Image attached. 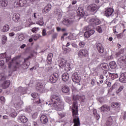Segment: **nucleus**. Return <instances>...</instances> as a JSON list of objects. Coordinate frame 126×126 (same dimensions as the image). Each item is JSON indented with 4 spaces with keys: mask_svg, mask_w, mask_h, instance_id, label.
Returning a JSON list of instances; mask_svg holds the SVG:
<instances>
[{
    "mask_svg": "<svg viewBox=\"0 0 126 126\" xmlns=\"http://www.w3.org/2000/svg\"><path fill=\"white\" fill-rule=\"evenodd\" d=\"M9 115L10 117H12V118H15V117L17 116V113L16 112V111L14 110V109H11Z\"/></svg>",
    "mask_w": 126,
    "mask_h": 126,
    "instance_id": "cd10ccee",
    "label": "nucleus"
},
{
    "mask_svg": "<svg viewBox=\"0 0 126 126\" xmlns=\"http://www.w3.org/2000/svg\"><path fill=\"white\" fill-rule=\"evenodd\" d=\"M59 65L60 68H63L66 71H68L70 69V64L67 63V61L63 58L59 61Z\"/></svg>",
    "mask_w": 126,
    "mask_h": 126,
    "instance_id": "7ed1b4c3",
    "label": "nucleus"
},
{
    "mask_svg": "<svg viewBox=\"0 0 126 126\" xmlns=\"http://www.w3.org/2000/svg\"><path fill=\"white\" fill-rule=\"evenodd\" d=\"M42 35V36H46L47 35V30L45 29L43 30Z\"/></svg>",
    "mask_w": 126,
    "mask_h": 126,
    "instance_id": "bf43d9fd",
    "label": "nucleus"
},
{
    "mask_svg": "<svg viewBox=\"0 0 126 126\" xmlns=\"http://www.w3.org/2000/svg\"><path fill=\"white\" fill-rule=\"evenodd\" d=\"M91 27V26H88L85 28V30H86L89 32L90 34V36H91V35H93L94 33H95V31L93 30H91L90 28Z\"/></svg>",
    "mask_w": 126,
    "mask_h": 126,
    "instance_id": "393cba45",
    "label": "nucleus"
},
{
    "mask_svg": "<svg viewBox=\"0 0 126 126\" xmlns=\"http://www.w3.org/2000/svg\"><path fill=\"white\" fill-rule=\"evenodd\" d=\"M10 85V81H5L1 85V87L3 89H6Z\"/></svg>",
    "mask_w": 126,
    "mask_h": 126,
    "instance_id": "4be33fe9",
    "label": "nucleus"
},
{
    "mask_svg": "<svg viewBox=\"0 0 126 126\" xmlns=\"http://www.w3.org/2000/svg\"><path fill=\"white\" fill-rule=\"evenodd\" d=\"M72 79L74 82L79 83L80 80H81V76H80V75L78 74L77 72H75L72 76Z\"/></svg>",
    "mask_w": 126,
    "mask_h": 126,
    "instance_id": "423d86ee",
    "label": "nucleus"
},
{
    "mask_svg": "<svg viewBox=\"0 0 126 126\" xmlns=\"http://www.w3.org/2000/svg\"><path fill=\"white\" fill-rule=\"evenodd\" d=\"M118 62L120 64H126V56L121 57L118 59Z\"/></svg>",
    "mask_w": 126,
    "mask_h": 126,
    "instance_id": "a211bd4d",
    "label": "nucleus"
},
{
    "mask_svg": "<svg viewBox=\"0 0 126 126\" xmlns=\"http://www.w3.org/2000/svg\"><path fill=\"white\" fill-rule=\"evenodd\" d=\"M9 30V26L8 25H5L3 27L1 28L2 32H7Z\"/></svg>",
    "mask_w": 126,
    "mask_h": 126,
    "instance_id": "c85d7f7f",
    "label": "nucleus"
},
{
    "mask_svg": "<svg viewBox=\"0 0 126 126\" xmlns=\"http://www.w3.org/2000/svg\"><path fill=\"white\" fill-rule=\"evenodd\" d=\"M85 45H86V44L84 41H81L79 43V46L80 48H84L85 47Z\"/></svg>",
    "mask_w": 126,
    "mask_h": 126,
    "instance_id": "a19ab883",
    "label": "nucleus"
},
{
    "mask_svg": "<svg viewBox=\"0 0 126 126\" xmlns=\"http://www.w3.org/2000/svg\"><path fill=\"white\" fill-rule=\"evenodd\" d=\"M119 80L120 82L123 83H126V73H122L120 75Z\"/></svg>",
    "mask_w": 126,
    "mask_h": 126,
    "instance_id": "2eb2a0df",
    "label": "nucleus"
},
{
    "mask_svg": "<svg viewBox=\"0 0 126 126\" xmlns=\"http://www.w3.org/2000/svg\"><path fill=\"white\" fill-rule=\"evenodd\" d=\"M62 77V80L64 82H66V81H67L69 78V75L67 72H65L63 74Z\"/></svg>",
    "mask_w": 126,
    "mask_h": 126,
    "instance_id": "5701e85b",
    "label": "nucleus"
},
{
    "mask_svg": "<svg viewBox=\"0 0 126 126\" xmlns=\"http://www.w3.org/2000/svg\"><path fill=\"white\" fill-rule=\"evenodd\" d=\"M50 100L52 103H51L53 109L58 110L61 109L63 107V102L60 97V94L58 93H53L51 95Z\"/></svg>",
    "mask_w": 126,
    "mask_h": 126,
    "instance_id": "f257e3e1",
    "label": "nucleus"
},
{
    "mask_svg": "<svg viewBox=\"0 0 126 126\" xmlns=\"http://www.w3.org/2000/svg\"><path fill=\"white\" fill-rule=\"evenodd\" d=\"M63 50L65 53H70V52L71 51V49L70 48H69V49L65 48Z\"/></svg>",
    "mask_w": 126,
    "mask_h": 126,
    "instance_id": "338daca9",
    "label": "nucleus"
},
{
    "mask_svg": "<svg viewBox=\"0 0 126 126\" xmlns=\"http://www.w3.org/2000/svg\"><path fill=\"white\" fill-rule=\"evenodd\" d=\"M32 37L34 41H37V40L41 37V35L39 34H37L32 35Z\"/></svg>",
    "mask_w": 126,
    "mask_h": 126,
    "instance_id": "58836bf2",
    "label": "nucleus"
},
{
    "mask_svg": "<svg viewBox=\"0 0 126 126\" xmlns=\"http://www.w3.org/2000/svg\"><path fill=\"white\" fill-rule=\"evenodd\" d=\"M91 84L92 85V86H94V85H95V79H92Z\"/></svg>",
    "mask_w": 126,
    "mask_h": 126,
    "instance_id": "e2e57ef3",
    "label": "nucleus"
},
{
    "mask_svg": "<svg viewBox=\"0 0 126 126\" xmlns=\"http://www.w3.org/2000/svg\"><path fill=\"white\" fill-rule=\"evenodd\" d=\"M62 91L63 93H68L69 92V88L67 86H65L62 87Z\"/></svg>",
    "mask_w": 126,
    "mask_h": 126,
    "instance_id": "7c9ffc66",
    "label": "nucleus"
},
{
    "mask_svg": "<svg viewBox=\"0 0 126 126\" xmlns=\"http://www.w3.org/2000/svg\"><path fill=\"white\" fill-rule=\"evenodd\" d=\"M77 13L78 16H83L84 14V10H83V8L81 7L78 8L77 10Z\"/></svg>",
    "mask_w": 126,
    "mask_h": 126,
    "instance_id": "b1692460",
    "label": "nucleus"
},
{
    "mask_svg": "<svg viewBox=\"0 0 126 126\" xmlns=\"http://www.w3.org/2000/svg\"><path fill=\"white\" fill-rule=\"evenodd\" d=\"M5 80V76H2L1 74H0V81Z\"/></svg>",
    "mask_w": 126,
    "mask_h": 126,
    "instance_id": "680f3d73",
    "label": "nucleus"
},
{
    "mask_svg": "<svg viewBox=\"0 0 126 126\" xmlns=\"http://www.w3.org/2000/svg\"><path fill=\"white\" fill-rule=\"evenodd\" d=\"M38 113L37 112L32 113V119H33L34 120L37 119V118H38Z\"/></svg>",
    "mask_w": 126,
    "mask_h": 126,
    "instance_id": "e433bc0d",
    "label": "nucleus"
},
{
    "mask_svg": "<svg viewBox=\"0 0 126 126\" xmlns=\"http://www.w3.org/2000/svg\"><path fill=\"white\" fill-rule=\"evenodd\" d=\"M21 4V7L24 6L25 4H26L27 0H19Z\"/></svg>",
    "mask_w": 126,
    "mask_h": 126,
    "instance_id": "ea45409f",
    "label": "nucleus"
},
{
    "mask_svg": "<svg viewBox=\"0 0 126 126\" xmlns=\"http://www.w3.org/2000/svg\"><path fill=\"white\" fill-rule=\"evenodd\" d=\"M15 7H21V5L20 4V1L19 0H16L14 3Z\"/></svg>",
    "mask_w": 126,
    "mask_h": 126,
    "instance_id": "f704fd0d",
    "label": "nucleus"
},
{
    "mask_svg": "<svg viewBox=\"0 0 126 126\" xmlns=\"http://www.w3.org/2000/svg\"><path fill=\"white\" fill-rule=\"evenodd\" d=\"M117 87H118V83H115L112 85V86L110 88L109 90L112 91V90L115 89V88H117Z\"/></svg>",
    "mask_w": 126,
    "mask_h": 126,
    "instance_id": "8fccbe9b",
    "label": "nucleus"
},
{
    "mask_svg": "<svg viewBox=\"0 0 126 126\" xmlns=\"http://www.w3.org/2000/svg\"><path fill=\"white\" fill-rule=\"evenodd\" d=\"M96 31L98 33H102L103 32V26H98L96 28Z\"/></svg>",
    "mask_w": 126,
    "mask_h": 126,
    "instance_id": "72a5a7b5",
    "label": "nucleus"
},
{
    "mask_svg": "<svg viewBox=\"0 0 126 126\" xmlns=\"http://www.w3.org/2000/svg\"><path fill=\"white\" fill-rule=\"evenodd\" d=\"M110 110L111 109L110 108V106L107 104H104L100 107V111L102 112V113L109 112Z\"/></svg>",
    "mask_w": 126,
    "mask_h": 126,
    "instance_id": "9b49d317",
    "label": "nucleus"
},
{
    "mask_svg": "<svg viewBox=\"0 0 126 126\" xmlns=\"http://www.w3.org/2000/svg\"><path fill=\"white\" fill-rule=\"evenodd\" d=\"M109 65L112 69H115L116 67H117V63L114 61L111 62L109 63Z\"/></svg>",
    "mask_w": 126,
    "mask_h": 126,
    "instance_id": "2f4dec72",
    "label": "nucleus"
},
{
    "mask_svg": "<svg viewBox=\"0 0 126 126\" xmlns=\"http://www.w3.org/2000/svg\"><path fill=\"white\" fill-rule=\"evenodd\" d=\"M26 111L28 113H31V112H32V109H31V107H30V106H28L26 108Z\"/></svg>",
    "mask_w": 126,
    "mask_h": 126,
    "instance_id": "4d7b16f0",
    "label": "nucleus"
},
{
    "mask_svg": "<svg viewBox=\"0 0 126 126\" xmlns=\"http://www.w3.org/2000/svg\"><path fill=\"white\" fill-rule=\"evenodd\" d=\"M25 39V37L23 34H21L18 36L19 41H23V40Z\"/></svg>",
    "mask_w": 126,
    "mask_h": 126,
    "instance_id": "3c124183",
    "label": "nucleus"
},
{
    "mask_svg": "<svg viewBox=\"0 0 126 126\" xmlns=\"http://www.w3.org/2000/svg\"><path fill=\"white\" fill-rule=\"evenodd\" d=\"M6 57V55L5 54H0V59H4Z\"/></svg>",
    "mask_w": 126,
    "mask_h": 126,
    "instance_id": "052dcab7",
    "label": "nucleus"
},
{
    "mask_svg": "<svg viewBox=\"0 0 126 126\" xmlns=\"http://www.w3.org/2000/svg\"><path fill=\"white\" fill-rule=\"evenodd\" d=\"M113 124H114L113 118L112 117H110L107 120L106 122L104 124L103 126H111Z\"/></svg>",
    "mask_w": 126,
    "mask_h": 126,
    "instance_id": "dca6fc26",
    "label": "nucleus"
},
{
    "mask_svg": "<svg viewBox=\"0 0 126 126\" xmlns=\"http://www.w3.org/2000/svg\"><path fill=\"white\" fill-rule=\"evenodd\" d=\"M114 13V9L112 8H107L105 11V16H107V17H109V16H111Z\"/></svg>",
    "mask_w": 126,
    "mask_h": 126,
    "instance_id": "9d476101",
    "label": "nucleus"
},
{
    "mask_svg": "<svg viewBox=\"0 0 126 126\" xmlns=\"http://www.w3.org/2000/svg\"><path fill=\"white\" fill-rule=\"evenodd\" d=\"M65 101L69 104L71 102V98L70 97L66 96L65 97Z\"/></svg>",
    "mask_w": 126,
    "mask_h": 126,
    "instance_id": "864d4df0",
    "label": "nucleus"
},
{
    "mask_svg": "<svg viewBox=\"0 0 126 126\" xmlns=\"http://www.w3.org/2000/svg\"><path fill=\"white\" fill-rule=\"evenodd\" d=\"M8 5V1L7 0H0V7L4 8Z\"/></svg>",
    "mask_w": 126,
    "mask_h": 126,
    "instance_id": "4468645a",
    "label": "nucleus"
},
{
    "mask_svg": "<svg viewBox=\"0 0 126 126\" xmlns=\"http://www.w3.org/2000/svg\"><path fill=\"white\" fill-rule=\"evenodd\" d=\"M33 17L34 19H39V18H40V16H39L38 13H34L33 14Z\"/></svg>",
    "mask_w": 126,
    "mask_h": 126,
    "instance_id": "5fc2aeb1",
    "label": "nucleus"
},
{
    "mask_svg": "<svg viewBox=\"0 0 126 126\" xmlns=\"http://www.w3.org/2000/svg\"><path fill=\"white\" fill-rule=\"evenodd\" d=\"M59 79V74L53 73L49 76V81L50 83H56Z\"/></svg>",
    "mask_w": 126,
    "mask_h": 126,
    "instance_id": "20e7f679",
    "label": "nucleus"
},
{
    "mask_svg": "<svg viewBox=\"0 0 126 126\" xmlns=\"http://www.w3.org/2000/svg\"><path fill=\"white\" fill-rule=\"evenodd\" d=\"M7 40V37L5 35L3 36L2 38V44H5V43H6Z\"/></svg>",
    "mask_w": 126,
    "mask_h": 126,
    "instance_id": "09e8293b",
    "label": "nucleus"
},
{
    "mask_svg": "<svg viewBox=\"0 0 126 126\" xmlns=\"http://www.w3.org/2000/svg\"><path fill=\"white\" fill-rule=\"evenodd\" d=\"M71 23V21H70V20L68 19H64L63 21V24L64 25H66V26L68 25H70Z\"/></svg>",
    "mask_w": 126,
    "mask_h": 126,
    "instance_id": "c756f323",
    "label": "nucleus"
},
{
    "mask_svg": "<svg viewBox=\"0 0 126 126\" xmlns=\"http://www.w3.org/2000/svg\"><path fill=\"white\" fill-rule=\"evenodd\" d=\"M37 24L40 25V26H43L44 25V21L43 19H40V20L37 22Z\"/></svg>",
    "mask_w": 126,
    "mask_h": 126,
    "instance_id": "37998d69",
    "label": "nucleus"
},
{
    "mask_svg": "<svg viewBox=\"0 0 126 126\" xmlns=\"http://www.w3.org/2000/svg\"><path fill=\"white\" fill-rule=\"evenodd\" d=\"M39 30V28H33L32 29V31L33 32L35 33V32H36V31H38Z\"/></svg>",
    "mask_w": 126,
    "mask_h": 126,
    "instance_id": "0e129e2a",
    "label": "nucleus"
},
{
    "mask_svg": "<svg viewBox=\"0 0 126 126\" xmlns=\"http://www.w3.org/2000/svg\"><path fill=\"white\" fill-rule=\"evenodd\" d=\"M73 122L74 123L73 126H80V120H79V117H76L73 118Z\"/></svg>",
    "mask_w": 126,
    "mask_h": 126,
    "instance_id": "f3484780",
    "label": "nucleus"
},
{
    "mask_svg": "<svg viewBox=\"0 0 126 126\" xmlns=\"http://www.w3.org/2000/svg\"><path fill=\"white\" fill-rule=\"evenodd\" d=\"M20 19V15L18 13H15L13 14L12 17V20L14 22H18Z\"/></svg>",
    "mask_w": 126,
    "mask_h": 126,
    "instance_id": "aec40b11",
    "label": "nucleus"
},
{
    "mask_svg": "<svg viewBox=\"0 0 126 126\" xmlns=\"http://www.w3.org/2000/svg\"><path fill=\"white\" fill-rule=\"evenodd\" d=\"M78 56L79 58H85L88 56V51L82 49L78 51Z\"/></svg>",
    "mask_w": 126,
    "mask_h": 126,
    "instance_id": "39448f33",
    "label": "nucleus"
},
{
    "mask_svg": "<svg viewBox=\"0 0 126 126\" xmlns=\"http://www.w3.org/2000/svg\"><path fill=\"white\" fill-rule=\"evenodd\" d=\"M36 89L38 92H43V91H44V86L43 85V84L41 83L37 84L36 85Z\"/></svg>",
    "mask_w": 126,
    "mask_h": 126,
    "instance_id": "f8f14e48",
    "label": "nucleus"
},
{
    "mask_svg": "<svg viewBox=\"0 0 126 126\" xmlns=\"http://www.w3.org/2000/svg\"><path fill=\"white\" fill-rule=\"evenodd\" d=\"M123 89H124V86H120L119 89L116 91L117 94H119L120 92L123 91Z\"/></svg>",
    "mask_w": 126,
    "mask_h": 126,
    "instance_id": "c03bdc74",
    "label": "nucleus"
},
{
    "mask_svg": "<svg viewBox=\"0 0 126 126\" xmlns=\"http://www.w3.org/2000/svg\"><path fill=\"white\" fill-rule=\"evenodd\" d=\"M96 49L99 54H103L104 53V47L101 43L96 44Z\"/></svg>",
    "mask_w": 126,
    "mask_h": 126,
    "instance_id": "ddd939ff",
    "label": "nucleus"
},
{
    "mask_svg": "<svg viewBox=\"0 0 126 126\" xmlns=\"http://www.w3.org/2000/svg\"><path fill=\"white\" fill-rule=\"evenodd\" d=\"M53 53H50L48 54L47 58V62L48 64H51L53 63V61H52L53 59Z\"/></svg>",
    "mask_w": 126,
    "mask_h": 126,
    "instance_id": "412c9836",
    "label": "nucleus"
},
{
    "mask_svg": "<svg viewBox=\"0 0 126 126\" xmlns=\"http://www.w3.org/2000/svg\"><path fill=\"white\" fill-rule=\"evenodd\" d=\"M13 30L14 32H18V31L21 30V28L20 27H16L13 28Z\"/></svg>",
    "mask_w": 126,
    "mask_h": 126,
    "instance_id": "49530a36",
    "label": "nucleus"
},
{
    "mask_svg": "<svg viewBox=\"0 0 126 126\" xmlns=\"http://www.w3.org/2000/svg\"><path fill=\"white\" fill-rule=\"evenodd\" d=\"M33 101L35 103H37V104H40V103H41V99H40L39 97L34 98Z\"/></svg>",
    "mask_w": 126,
    "mask_h": 126,
    "instance_id": "de8ad7c7",
    "label": "nucleus"
},
{
    "mask_svg": "<svg viewBox=\"0 0 126 126\" xmlns=\"http://www.w3.org/2000/svg\"><path fill=\"white\" fill-rule=\"evenodd\" d=\"M100 68L102 70H104L105 73H107V71L109 70V65L106 63H102L100 64Z\"/></svg>",
    "mask_w": 126,
    "mask_h": 126,
    "instance_id": "6e6552de",
    "label": "nucleus"
},
{
    "mask_svg": "<svg viewBox=\"0 0 126 126\" xmlns=\"http://www.w3.org/2000/svg\"><path fill=\"white\" fill-rule=\"evenodd\" d=\"M19 58V56H17L9 62L8 63L9 68H11V67H13V68H17V67H20V66H21L20 61L18 60Z\"/></svg>",
    "mask_w": 126,
    "mask_h": 126,
    "instance_id": "f03ea898",
    "label": "nucleus"
},
{
    "mask_svg": "<svg viewBox=\"0 0 126 126\" xmlns=\"http://www.w3.org/2000/svg\"><path fill=\"white\" fill-rule=\"evenodd\" d=\"M0 101H1V103L2 104L3 103H4L5 102V98L3 96H1L0 97Z\"/></svg>",
    "mask_w": 126,
    "mask_h": 126,
    "instance_id": "13d9d810",
    "label": "nucleus"
},
{
    "mask_svg": "<svg viewBox=\"0 0 126 126\" xmlns=\"http://www.w3.org/2000/svg\"><path fill=\"white\" fill-rule=\"evenodd\" d=\"M19 120L21 123L23 124H26L28 121V119L25 116H21L19 117Z\"/></svg>",
    "mask_w": 126,
    "mask_h": 126,
    "instance_id": "bb28decb",
    "label": "nucleus"
},
{
    "mask_svg": "<svg viewBox=\"0 0 126 126\" xmlns=\"http://www.w3.org/2000/svg\"><path fill=\"white\" fill-rule=\"evenodd\" d=\"M77 109H72V116H73V118H76V117H78L77 116Z\"/></svg>",
    "mask_w": 126,
    "mask_h": 126,
    "instance_id": "4c0bfd02",
    "label": "nucleus"
},
{
    "mask_svg": "<svg viewBox=\"0 0 126 126\" xmlns=\"http://www.w3.org/2000/svg\"><path fill=\"white\" fill-rule=\"evenodd\" d=\"M111 77L113 78V79H116V78H118V77H119L118 74L111 73Z\"/></svg>",
    "mask_w": 126,
    "mask_h": 126,
    "instance_id": "603ef678",
    "label": "nucleus"
},
{
    "mask_svg": "<svg viewBox=\"0 0 126 126\" xmlns=\"http://www.w3.org/2000/svg\"><path fill=\"white\" fill-rule=\"evenodd\" d=\"M4 65V60L0 61V66H3Z\"/></svg>",
    "mask_w": 126,
    "mask_h": 126,
    "instance_id": "69168bd1",
    "label": "nucleus"
},
{
    "mask_svg": "<svg viewBox=\"0 0 126 126\" xmlns=\"http://www.w3.org/2000/svg\"><path fill=\"white\" fill-rule=\"evenodd\" d=\"M32 96L34 98V99L36 98H38L39 96V94L37 93H33L32 94Z\"/></svg>",
    "mask_w": 126,
    "mask_h": 126,
    "instance_id": "a18cd8bd",
    "label": "nucleus"
},
{
    "mask_svg": "<svg viewBox=\"0 0 126 126\" xmlns=\"http://www.w3.org/2000/svg\"><path fill=\"white\" fill-rule=\"evenodd\" d=\"M84 36L86 38H89V37H90V34H89L88 31H87V32H85Z\"/></svg>",
    "mask_w": 126,
    "mask_h": 126,
    "instance_id": "6e6d98bb",
    "label": "nucleus"
},
{
    "mask_svg": "<svg viewBox=\"0 0 126 126\" xmlns=\"http://www.w3.org/2000/svg\"><path fill=\"white\" fill-rule=\"evenodd\" d=\"M111 107L114 108H118L120 107V103L118 102H112L111 105Z\"/></svg>",
    "mask_w": 126,
    "mask_h": 126,
    "instance_id": "473e14b6",
    "label": "nucleus"
},
{
    "mask_svg": "<svg viewBox=\"0 0 126 126\" xmlns=\"http://www.w3.org/2000/svg\"><path fill=\"white\" fill-rule=\"evenodd\" d=\"M88 9L90 10L92 12H94V11L98 10V6L95 4H92L88 7Z\"/></svg>",
    "mask_w": 126,
    "mask_h": 126,
    "instance_id": "1a4fd4ad",
    "label": "nucleus"
},
{
    "mask_svg": "<svg viewBox=\"0 0 126 126\" xmlns=\"http://www.w3.org/2000/svg\"><path fill=\"white\" fill-rule=\"evenodd\" d=\"M40 122L42 123V124H47L48 123V117L47 116L43 114L40 116Z\"/></svg>",
    "mask_w": 126,
    "mask_h": 126,
    "instance_id": "6ab92c4d",
    "label": "nucleus"
},
{
    "mask_svg": "<svg viewBox=\"0 0 126 126\" xmlns=\"http://www.w3.org/2000/svg\"><path fill=\"white\" fill-rule=\"evenodd\" d=\"M85 95H81L79 97V99L80 101L84 103V102H85Z\"/></svg>",
    "mask_w": 126,
    "mask_h": 126,
    "instance_id": "79ce46f5",
    "label": "nucleus"
},
{
    "mask_svg": "<svg viewBox=\"0 0 126 126\" xmlns=\"http://www.w3.org/2000/svg\"><path fill=\"white\" fill-rule=\"evenodd\" d=\"M29 58H26L24 60V63H23L24 65H26V66H29L30 65V63L28 61Z\"/></svg>",
    "mask_w": 126,
    "mask_h": 126,
    "instance_id": "c9c22d12",
    "label": "nucleus"
},
{
    "mask_svg": "<svg viewBox=\"0 0 126 126\" xmlns=\"http://www.w3.org/2000/svg\"><path fill=\"white\" fill-rule=\"evenodd\" d=\"M51 8H52V5H51V4H48L44 7L43 10V12H45V13H48V12L51 10Z\"/></svg>",
    "mask_w": 126,
    "mask_h": 126,
    "instance_id": "a878e982",
    "label": "nucleus"
},
{
    "mask_svg": "<svg viewBox=\"0 0 126 126\" xmlns=\"http://www.w3.org/2000/svg\"><path fill=\"white\" fill-rule=\"evenodd\" d=\"M14 107H15V108L16 109H18V108H20V104L19 103H15L14 104Z\"/></svg>",
    "mask_w": 126,
    "mask_h": 126,
    "instance_id": "774afa93",
    "label": "nucleus"
},
{
    "mask_svg": "<svg viewBox=\"0 0 126 126\" xmlns=\"http://www.w3.org/2000/svg\"><path fill=\"white\" fill-rule=\"evenodd\" d=\"M101 23V21L97 18H92L90 20V24L92 25V26H96L97 25H99Z\"/></svg>",
    "mask_w": 126,
    "mask_h": 126,
    "instance_id": "0eeeda50",
    "label": "nucleus"
}]
</instances>
